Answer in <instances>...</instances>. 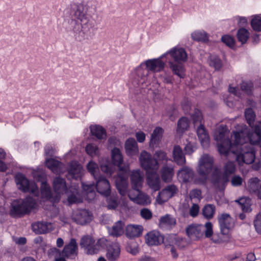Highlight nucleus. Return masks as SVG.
<instances>
[{
  "label": "nucleus",
  "mask_w": 261,
  "mask_h": 261,
  "mask_svg": "<svg viewBox=\"0 0 261 261\" xmlns=\"http://www.w3.org/2000/svg\"><path fill=\"white\" fill-rule=\"evenodd\" d=\"M120 247L117 243H112L108 248L106 257L109 261H116L120 256Z\"/></svg>",
  "instance_id": "a878e982"
},
{
  "label": "nucleus",
  "mask_w": 261,
  "mask_h": 261,
  "mask_svg": "<svg viewBox=\"0 0 261 261\" xmlns=\"http://www.w3.org/2000/svg\"><path fill=\"white\" fill-rule=\"evenodd\" d=\"M163 132V129L160 127H156L155 128L151 136L150 146L153 147L155 145L159 143L161 138H162Z\"/></svg>",
  "instance_id": "ea45409f"
},
{
  "label": "nucleus",
  "mask_w": 261,
  "mask_h": 261,
  "mask_svg": "<svg viewBox=\"0 0 261 261\" xmlns=\"http://www.w3.org/2000/svg\"><path fill=\"white\" fill-rule=\"evenodd\" d=\"M126 153L128 155L133 156L138 154L139 149L137 142L132 138H128L125 143Z\"/></svg>",
  "instance_id": "c756f323"
},
{
  "label": "nucleus",
  "mask_w": 261,
  "mask_h": 261,
  "mask_svg": "<svg viewBox=\"0 0 261 261\" xmlns=\"http://www.w3.org/2000/svg\"><path fill=\"white\" fill-rule=\"evenodd\" d=\"M154 159L157 161L167 162L168 160L166 153L162 150H157L155 151L154 155Z\"/></svg>",
  "instance_id": "4d7b16f0"
},
{
  "label": "nucleus",
  "mask_w": 261,
  "mask_h": 261,
  "mask_svg": "<svg viewBox=\"0 0 261 261\" xmlns=\"http://www.w3.org/2000/svg\"><path fill=\"white\" fill-rule=\"evenodd\" d=\"M35 204V200L31 197H27L24 199L14 200L11 203L10 215L13 218L21 217L29 214Z\"/></svg>",
  "instance_id": "423d86ee"
},
{
  "label": "nucleus",
  "mask_w": 261,
  "mask_h": 261,
  "mask_svg": "<svg viewBox=\"0 0 261 261\" xmlns=\"http://www.w3.org/2000/svg\"><path fill=\"white\" fill-rule=\"evenodd\" d=\"M173 158L174 161L178 165L182 166L186 164L185 156L183 153L182 149L178 145H176L174 147Z\"/></svg>",
  "instance_id": "c9c22d12"
},
{
  "label": "nucleus",
  "mask_w": 261,
  "mask_h": 261,
  "mask_svg": "<svg viewBox=\"0 0 261 261\" xmlns=\"http://www.w3.org/2000/svg\"><path fill=\"white\" fill-rule=\"evenodd\" d=\"M87 169L95 179L100 176L99 175L98 166L96 163L93 161L89 162L87 165Z\"/></svg>",
  "instance_id": "a18cd8bd"
},
{
  "label": "nucleus",
  "mask_w": 261,
  "mask_h": 261,
  "mask_svg": "<svg viewBox=\"0 0 261 261\" xmlns=\"http://www.w3.org/2000/svg\"><path fill=\"white\" fill-rule=\"evenodd\" d=\"M253 87V83L251 82H243L241 84L242 90L246 92L248 94H251Z\"/></svg>",
  "instance_id": "13d9d810"
},
{
  "label": "nucleus",
  "mask_w": 261,
  "mask_h": 261,
  "mask_svg": "<svg viewBox=\"0 0 261 261\" xmlns=\"http://www.w3.org/2000/svg\"><path fill=\"white\" fill-rule=\"evenodd\" d=\"M139 160L141 167L147 172L150 170L157 171L159 168V165L158 161L153 158L150 153L145 150L141 152Z\"/></svg>",
  "instance_id": "9b49d317"
},
{
  "label": "nucleus",
  "mask_w": 261,
  "mask_h": 261,
  "mask_svg": "<svg viewBox=\"0 0 261 261\" xmlns=\"http://www.w3.org/2000/svg\"><path fill=\"white\" fill-rule=\"evenodd\" d=\"M107 197V207L109 210H115L118 205V197L117 195L112 194Z\"/></svg>",
  "instance_id": "de8ad7c7"
},
{
  "label": "nucleus",
  "mask_w": 261,
  "mask_h": 261,
  "mask_svg": "<svg viewBox=\"0 0 261 261\" xmlns=\"http://www.w3.org/2000/svg\"><path fill=\"white\" fill-rule=\"evenodd\" d=\"M78 253L77 243L74 238L71 239L69 242L64 246L62 250V254L67 259H74L77 256Z\"/></svg>",
  "instance_id": "dca6fc26"
},
{
  "label": "nucleus",
  "mask_w": 261,
  "mask_h": 261,
  "mask_svg": "<svg viewBox=\"0 0 261 261\" xmlns=\"http://www.w3.org/2000/svg\"><path fill=\"white\" fill-rule=\"evenodd\" d=\"M85 150L87 154L91 156L97 155L99 152L98 147L97 145L93 143L87 144Z\"/></svg>",
  "instance_id": "5fc2aeb1"
},
{
  "label": "nucleus",
  "mask_w": 261,
  "mask_h": 261,
  "mask_svg": "<svg viewBox=\"0 0 261 261\" xmlns=\"http://www.w3.org/2000/svg\"><path fill=\"white\" fill-rule=\"evenodd\" d=\"M96 185L93 184L86 185L82 183V188L84 191L89 195L91 199L95 197V188L100 194L108 196L111 194L110 185L109 180L103 176L100 175L96 179Z\"/></svg>",
  "instance_id": "0eeeda50"
},
{
  "label": "nucleus",
  "mask_w": 261,
  "mask_h": 261,
  "mask_svg": "<svg viewBox=\"0 0 261 261\" xmlns=\"http://www.w3.org/2000/svg\"><path fill=\"white\" fill-rule=\"evenodd\" d=\"M189 120L186 117H182L177 122V132L182 133L187 129L189 126Z\"/></svg>",
  "instance_id": "49530a36"
},
{
  "label": "nucleus",
  "mask_w": 261,
  "mask_h": 261,
  "mask_svg": "<svg viewBox=\"0 0 261 261\" xmlns=\"http://www.w3.org/2000/svg\"><path fill=\"white\" fill-rule=\"evenodd\" d=\"M249 35L250 33L249 31L244 28L239 29L237 33L238 40L242 44L247 42L249 38Z\"/></svg>",
  "instance_id": "c03bdc74"
},
{
  "label": "nucleus",
  "mask_w": 261,
  "mask_h": 261,
  "mask_svg": "<svg viewBox=\"0 0 261 261\" xmlns=\"http://www.w3.org/2000/svg\"><path fill=\"white\" fill-rule=\"evenodd\" d=\"M251 26L256 32L261 31V17L257 15L254 16L251 21Z\"/></svg>",
  "instance_id": "864d4df0"
},
{
  "label": "nucleus",
  "mask_w": 261,
  "mask_h": 261,
  "mask_svg": "<svg viewBox=\"0 0 261 261\" xmlns=\"http://www.w3.org/2000/svg\"><path fill=\"white\" fill-rule=\"evenodd\" d=\"M124 222L119 220L116 222L111 227H108V232L110 236L114 237H119L124 232Z\"/></svg>",
  "instance_id": "bb28decb"
},
{
  "label": "nucleus",
  "mask_w": 261,
  "mask_h": 261,
  "mask_svg": "<svg viewBox=\"0 0 261 261\" xmlns=\"http://www.w3.org/2000/svg\"><path fill=\"white\" fill-rule=\"evenodd\" d=\"M70 15L71 18L70 22L72 20L77 22L79 20L82 24L89 21L87 11L82 4H73L71 7Z\"/></svg>",
  "instance_id": "ddd939ff"
},
{
  "label": "nucleus",
  "mask_w": 261,
  "mask_h": 261,
  "mask_svg": "<svg viewBox=\"0 0 261 261\" xmlns=\"http://www.w3.org/2000/svg\"><path fill=\"white\" fill-rule=\"evenodd\" d=\"M205 230L204 231L205 237L210 238L213 234V225L211 222H207L204 225Z\"/></svg>",
  "instance_id": "680f3d73"
},
{
  "label": "nucleus",
  "mask_w": 261,
  "mask_h": 261,
  "mask_svg": "<svg viewBox=\"0 0 261 261\" xmlns=\"http://www.w3.org/2000/svg\"><path fill=\"white\" fill-rule=\"evenodd\" d=\"M48 256L49 257H54V259L56 257H57L58 256H60L62 254V251H61L59 249L56 247H53L50 248L47 252Z\"/></svg>",
  "instance_id": "e2e57ef3"
},
{
  "label": "nucleus",
  "mask_w": 261,
  "mask_h": 261,
  "mask_svg": "<svg viewBox=\"0 0 261 261\" xmlns=\"http://www.w3.org/2000/svg\"><path fill=\"white\" fill-rule=\"evenodd\" d=\"M228 129L226 126H221L215 132L214 138L217 142L218 150L220 154L227 155L234 146L230 139L226 137Z\"/></svg>",
  "instance_id": "6e6552de"
},
{
  "label": "nucleus",
  "mask_w": 261,
  "mask_h": 261,
  "mask_svg": "<svg viewBox=\"0 0 261 261\" xmlns=\"http://www.w3.org/2000/svg\"><path fill=\"white\" fill-rule=\"evenodd\" d=\"M40 191L43 197L54 202L55 197H53L51 188L46 180L42 182Z\"/></svg>",
  "instance_id": "58836bf2"
},
{
  "label": "nucleus",
  "mask_w": 261,
  "mask_h": 261,
  "mask_svg": "<svg viewBox=\"0 0 261 261\" xmlns=\"http://www.w3.org/2000/svg\"><path fill=\"white\" fill-rule=\"evenodd\" d=\"M209 65L216 70H219L222 66L221 59L216 55H211L209 57Z\"/></svg>",
  "instance_id": "09e8293b"
},
{
  "label": "nucleus",
  "mask_w": 261,
  "mask_h": 261,
  "mask_svg": "<svg viewBox=\"0 0 261 261\" xmlns=\"http://www.w3.org/2000/svg\"><path fill=\"white\" fill-rule=\"evenodd\" d=\"M92 215L88 210H81L74 212L72 215V219L77 224L85 225L92 220Z\"/></svg>",
  "instance_id": "aec40b11"
},
{
  "label": "nucleus",
  "mask_w": 261,
  "mask_h": 261,
  "mask_svg": "<svg viewBox=\"0 0 261 261\" xmlns=\"http://www.w3.org/2000/svg\"><path fill=\"white\" fill-rule=\"evenodd\" d=\"M191 37L195 41L206 43L208 41L209 35L204 31H196L192 33Z\"/></svg>",
  "instance_id": "a19ab883"
},
{
  "label": "nucleus",
  "mask_w": 261,
  "mask_h": 261,
  "mask_svg": "<svg viewBox=\"0 0 261 261\" xmlns=\"http://www.w3.org/2000/svg\"><path fill=\"white\" fill-rule=\"evenodd\" d=\"M196 132L202 147H207L210 144V138L203 124L199 125L197 128Z\"/></svg>",
  "instance_id": "cd10ccee"
},
{
  "label": "nucleus",
  "mask_w": 261,
  "mask_h": 261,
  "mask_svg": "<svg viewBox=\"0 0 261 261\" xmlns=\"http://www.w3.org/2000/svg\"><path fill=\"white\" fill-rule=\"evenodd\" d=\"M254 226L256 231L259 233H261V214H258L255 220H254Z\"/></svg>",
  "instance_id": "bf43d9fd"
},
{
  "label": "nucleus",
  "mask_w": 261,
  "mask_h": 261,
  "mask_svg": "<svg viewBox=\"0 0 261 261\" xmlns=\"http://www.w3.org/2000/svg\"><path fill=\"white\" fill-rule=\"evenodd\" d=\"M140 215L142 218L146 220H150L152 217V212L147 208H143L141 210Z\"/></svg>",
  "instance_id": "052dcab7"
},
{
  "label": "nucleus",
  "mask_w": 261,
  "mask_h": 261,
  "mask_svg": "<svg viewBox=\"0 0 261 261\" xmlns=\"http://www.w3.org/2000/svg\"><path fill=\"white\" fill-rule=\"evenodd\" d=\"M91 135L97 139L101 140L106 137V132L103 127L99 125H93L90 127Z\"/></svg>",
  "instance_id": "4c0bfd02"
},
{
  "label": "nucleus",
  "mask_w": 261,
  "mask_h": 261,
  "mask_svg": "<svg viewBox=\"0 0 261 261\" xmlns=\"http://www.w3.org/2000/svg\"><path fill=\"white\" fill-rule=\"evenodd\" d=\"M146 242L150 246L159 245L164 242V237L160 232L152 230L147 233L146 237Z\"/></svg>",
  "instance_id": "4be33fe9"
},
{
  "label": "nucleus",
  "mask_w": 261,
  "mask_h": 261,
  "mask_svg": "<svg viewBox=\"0 0 261 261\" xmlns=\"http://www.w3.org/2000/svg\"><path fill=\"white\" fill-rule=\"evenodd\" d=\"M215 211L216 207L214 204H207L203 206L202 214L205 219L211 220L213 218Z\"/></svg>",
  "instance_id": "79ce46f5"
},
{
  "label": "nucleus",
  "mask_w": 261,
  "mask_h": 261,
  "mask_svg": "<svg viewBox=\"0 0 261 261\" xmlns=\"http://www.w3.org/2000/svg\"><path fill=\"white\" fill-rule=\"evenodd\" d=\"M191 117L195 126L198 124L199 125L203 124V117L202 113L199 110L195 109L194 113L191 116Z\"/></svg>",
  "instance_id": "603ef678"
},
{
  "label": "nucleus",
  "mask_w": 261,
  "mask_h": 261,
  "mask_svg": "<svg viewBox=\"0 0 261 261\" xmlns=\"http://www.w3.org/2000/svg\"><path fill=\"white\" fill-rule=\"evenodd\" d=\"M242 132H236L233 133L234 146L240 150L235 152H231L236 155V160L239 165L243 163L251 164L253 163L255 158V151L252 144L243 143L244 139L241 138Z\"/></svg>",
  "instance_id": "7ed1b4c3"
},
{
  "label": "nucleus",
  "mask_w": 261,
  "mask_h": 261,
  "mask_svg": "<svg viewBox=\"0 0 261 261\" xmlns=\"http://www.w3.org/2000/svg\"><path fill=\"white\" fill-rule=\"evenodd\" d=\"M82 170L81 164L77 161H72L69 165L67 177L69 179H77L82 176Z\"/></svg>",
  "instance_id": "412c9836"
},
{
  "label": "nucleus",
  "mask_w": 261,
  "mask_h": 261,
  "mask_svg": "<svg viewBox=\"0 0 261 261\" xmlns=\"http://www.w3.org/2000/svg\"><path fill=\"white\" fill-rule=\"evenodd\" d=\"M236 170V165L233 162L229 161L225 164L223 167V178L225 182L228 181L229 176L234 174Z\"/></svg>",
  "instance_id": "e433bc0d"
},
{
  "label": "nucleus",
  "mask_w": 261,
  "mask_h": 261,
  "mask_svg": "<svg viewBox=\"0 0 261 261\" xmlns=\"http://www.w3.org/2000/svg\"><path fill=\"white\" fill-rule=\"evenodd\" d=\"M260 179L258 177L250 178L248 181V190L250 193L255 194L260 187Z\"/></svg>",
  "instance_id": "37998d69"
},
{
  "label": "nucleus",
  "mask_w": 261,
  "mask_h": 261,
  "mask_svg": "<svg viewBox=\"0 0 261 261\" xmlns=\"http://www.w3.org/2000/svg\"><path fill=\"white\" fill-rule=\"evenodd\" d=\"M174 60L169 61V65L173 73L180 78L185 76V69L183 62L187 60V54L185 49L182 47H174L166 53Z\"/></svg>",
  "instance_id": "20e7f679"
},
{
  "label": "nucleus",
  "mask_w": 261,
  "mask_h": 261,
  "mask_svg": "<svg viewBox=\"0 0 261 261\" xmlns=\"http://www.w3.org/2000/svg\"><path fill=\"white\" fill-rule=\"evenodd\" d=\"M255 114L252 108H248L245 111V117L248 124L252 127L255 118Z\"/></svg>",
  "instance_id": "8fccbe9b"
},
{
  "label": "nucleus",
  "mask_w": 261,
  "mask_h": 261,
  "mask_svg": "<svg viewBox=\"0 0 261 261\" xmlns=\"http://www.w3.org/2000/svg\"><path fill=\"white\" fill-rule=\"evenodd\" d=\"M106 240L100 239L95 242L93 237L86 235L81 238L80 245L84 249L87 254L94 255L97 254L101 248L106 246Z\"/></svg>",
  "instance_id": "9d476101"
},
{
  "label": "nucleus",
  "mask_w": 261,
  "mask_h": 261,
  "mask_svg": "<svg viewBox=\"0 0 261 261\" xmlns=\"http://www.w3.org/2000/svg\"><path fill=\"white\" fill-rule=\"evenodd\" d=\"M160 174L162 180L164 182H169L174 175V169L172 166L164 165L160 170Z\"/></svg>",
  "instance_id": "473e14b6"
},
{
  "label": "nucleus",
  "mask_w": 261,
  "mask_h": 261,
  "mask_svg": "<svg viewBox=\"0 0 261 261\" xmlns=\"http://www.w3.org/2000/svg\"><path fill=\"white\" fill-rule=\"evenodd\" d=\"M15 178L18 188L23 192H31L33 193L38 190L36 184L35 183L30 182L23 174L18 173L16 175Z\"/></svg>",
  "instance_id": "4468645a"
},
{
  "label": "nucleus",
  "mask_w": 261,
  "mask_h": 261,
  "mask_svg": "<svg viewBox=\"0 0 261 261\" xmlns=\"http://www.w3.org/2000/svg\"><path fill=\"white\" fill-rule=\"evenodd\" d=\"M100 167L101 171L107 174L111 175L114 172V168L109 163L101 164Z\"/></svg>",
  "instance_id": "69168bd1"
},
{
  "label": "nucleus",
  "mask_w": 261,
  "mask_h": 261,
  "mask_svg": "<svg viewBox=\"0 0 261 261\" xmlns=\"http://www.w3.org/2000/svg\"><path fill=\"white\" fill-rule=\"evenodd\" d=\"M32 229L37 234L46 233L53 230V225L49 222L38 221L32 224Z\"/></svg>",
  "instance_id": "b1692460"
},
{
  "label": "nucleus",
  "mask_w": 261,
  "mask_h": 261,
  "mask_svg": "<svg viewBox=\"0 0 261 261\" xmlns=\"http://www.w3.org/2000/svg\"><path fill=\"white\" fill-rule=\"evenodd\" d=\"M6 152L4 149L0 148V171H5L7 169V166L3 160L5 159Z\"/></svg>",
  "instance_id": "0e129e2a"
},
{
  "label": "nucleus",
  "mask_w": 261,
  "mask_h": 261,
  "mask_svg": "<svg viewBox=\"0 0 261 261\" xmlns=\"http://www.w3.org/2000/svg\"><path fill=\"white\" fill-rule=\"evenodd\" d=\"M128 196L130 200L140 205H147L151 203L150 197L142 193L140 189L136 191H129Z\"/></svg>",
  "instance_id": "f3484780"
},
{
  "label": "nucleus",
  "mask_w": 261,
  "mask_h": 261,
  "mask_svg": "<svg viewBox=\"0 0 261 261\" xmlns=\"http://www.w3.org/2000/svg\"><path fill=\"white\" fill-rule=\"evenodd\" d=\"M178 192V187L174 184L166 186L159 192L156 200L160 204L167 202L169 199L173 197Z\"/></svg>",
  "instance_id": "f8f14e48"
},
{
  "label": "nucleus",
  "mask_w": 261,
  "mask_h": 261,
  "mask_svg": "<svg viewBox=\"0 0 261 261\" xmlns=\"http://www.w3.org/2000/svg\"><path fill=\"white\" fill-rule=\"evenodd\" d=\"M111 156L112 164L118 167L119 171L115 179L116 188L120 194L124 196L127 193L129 166L123 164V155L119 148L114 147L111 150Z\"/></svg>",
  "instance_id": "f03ea898"
},
{
  "label": "nucleus",
  "mask_w": 261,
  "mask_h": 261,
  "mask_svg": "<svg viewBox=\"0 0 261 261\" xmlns=\"http://www.w3.org/2000/svg\"><path fill=\"white\" fill-rule=\"evenodd\" d=\"M223 180L224 182H226L222 177L220 172L216 169L213 173L212 177V182L216 186H218L221 183L222 180Z\"/></svg>",
  "instance_id": "3c124183"
},
{
  "label": "nucleus",
  "mask_w": 261,
  "mask_h": 261,
  "mask_svg": "<svg viewBox=\"0 0 261 261\" xmlns=\"http://www.w3.org/2000/svg\"><path fill=\"white\" fill-rule=\"evenodd\" d=\"M164 56H165V55H163L157 59H148L146 60L144 62V64L147 68V70L142 69L140 67L137 69V74L141 77V80L139 81L140 83L142 84L146 83L147 76L148 74V71L156 72H160L164 69L165 63L162 61V59Z\"/></svg>",
  "instance_id": "1a4fd4ad"
},
{
  "label": "nucleus",
  "mask_w": 261,
  "mask_h": 261,
  "mask_svg": "<svg viewBox=\"0 0 261 261\" xmlns=\"http://www.w3.org/2000/svg\"><path fill=\"white\" fill-rule=\"evenodd\" d=\"M146 180L149 188L154 191H159L160 189L161 181L160 176L157 174L156 171L148 173Z\"/></svg>",
  "instance_id": "393cba45"
},
{
  "label": "nucleus",
  "mask_w": 261,
  "mask_h": 261,
  "mask_svg": "<svg viewBox=\"0 0 261 261\" xmlns=\"http://www.w3.org/2000/svg\"><path fill=\"white\" fill-rule=\"evenodd\" d=\"M221 233L223 235L228 236L229 230L233 226L232 219L229 214L222 213L218 217Z\"/></svg>",
  "instance_id": "a211bd4d"
},
{
  "label": "nucleus",
  "mask_w": 261,
  "mask_h": 261,
  "mask_svg": "<svg viewBox=\"0 0 261 261\" xmlns=\"http://www.w3.org/2000/svg\"><path fill=\"white\" fill-rule=\"evenodd\" d=\"M214 165V159L208 154L203 155L196 168L198 176H195L193 170L188 166H184L177 172L178 179L184 183L193 181L195 185H205Z\"/></svg>",
  "instance_id": "f257e3e1"
},
{
  "label": "nucleus",
  "mask_w": 261,
  "mask_h": 261,
  "mask_svg": "<svg viewBox=\"0 0 261 261\" xmlns=\"http://www.w3.org/2000/svg\"><path fill=\"white\" fill-rule=\"evenodd\" d=\"M251 144L258 145L261 147V121L255 125L254 132L249 137Z\"/></svg>",
  "instance_id": "7c9ffc66"
},
{
  "label": "nucleus",
  "mask_w": 261,
  "mask_h": 261,
  "mask_svg": "<svg viewBox=\"0 0 261 261\" xmlns=\"http://www.w3.org/2000/svg\"><path fill=\"white\" fill-rule=\"evenodd\" d=\"M70 25L74 38L77 41L90 40L95 36L94 25L89 20L82 24L79 22L72 20L70 22Z\"/></svg>",
  "instance_id": "39448f33"
},
{
  "label": "nucleus",
  "mask_w": 261,
  "mask_h": 261,
  "mask_svg": "<svg viewBox=\"0 0 261 261\" xmlns=\"http://www.w3.org/2000/svg\"><path fill=\"white\" fill-rule=\"evenodd\" d=\"M199 213V206L198 204L194 203L191 207L189 214L190 215L194 218L198 216Z\"/></svg>",
  "instance_id": "774afa93"
},
{
  "label": "nucleus",
  "mask_w": 261,
  "mask_h": 261,
  "mask_svg": "<svg viewBox=\"0 0 261 261\" xmlns=\"http://www.w3.org/2000/svg\"><path fill=\"white\" fill-rule=\"evenodd\" d=\"M203 226L201 224H192L186 228V233L191 239L197 240L203 237Z\"/></svg>",
  "instance_id": "6ab92c4d"
},
{
  "label": "nucleus",
  "mask_w": 261,
  "mask_h": 261,
  "mask_svg": "<svg viewBox=\"0 0 261 261\" xmlns=\"http://www.w3.org/2000/svg\"><path fill=\"white\" fill-rule=\"evenodd\" d=\"M130 181L133 189L131 191H136L141 188L143 180L139 170H134L132 172Z\"/></svg>",
  "instance_id": "c85d7f7f"
},
{
  "label": "nucleus",
  "mask_w": 261,
  "mask_h": 261,
  "mask_svg": "<svg viewBox=\"0 0 261 261\" xmlns=\"http://www.w3.org/2000/svg\"><path fill=\"white\" fill-rule=\"evenodd\" d=\"M53 188L56 194L54 199V202H58L61 198V194L65 193L68 190L67 187L66 180L60 176H57L54 178Z\"/></svg>",
  "instance_id": "2eb2a0df"
},
{
  "label": "nucleus",
  "mask_w": 261,
  "mask_h": 261,
  "mask_svg": "<svg viewBox=\"0 0 261 261\" xmlns=\"http://www.w3.org/2000/svg\"><path fill=\"white\" fill-rule=\"evenodd\" d=\"M46 167L54 173L60 174L62 172V164L59 161L50 158L45 161Z\"/></svg>",
  "instance_id": "f704fd0d"
},
{
  "label": "nucleus",
  "mask_w": 261,
  "mask_h": 261,
  "mask_svg": "<svg viewBox=\"0 0 261 261\" xmlns=\"http://www.w3.org/2000/svg\"><path fill=\"white\" fill-rule=\"evenodd\" d=\"M143 230L141 225H128L126 227L125 235L129 238L139 237L142 234Z\"/></svg>",
  "instance_id": "72a5a7b5"
},
{
  "label": "nucleus",
  "mask_w": 261,
  "mask_h": 261,
  "mask_svg": "<svg viewBox=\"0 0 261 261\" xmlns=\"http://www.w3.org/2000/svg\"><path fill=\"white\" fill-rule=\"evenodd\" d=\"M176 219L171 215L166 214L160 218L159 220L160 227L163 229H168L175 226Z\"/></svg>",
  "instance_id": "2f4dec72"
},
{
  "label": "nucleus",
  "mask_w": 261,
  "mask_h": 261,
  "mask_svg": "<svg viewBox=\"0 0 261 261\" xmlns=\"http://www.w3.org/2000/svg\"><path fill=\"white\" fill-rule=\"evenodd\" d=\"M243 178L239 175H234L231 179V184L233 187H239L242 185Z\"/></svg>",
  "instance_id": "338daca9"
},
{
  "label": "nucleus",
  "mask_w": 261,
  "mask_h": 261,
  "mask_svg": "<svg viewBox=\"0 0 261 261\" xmlns=\"http://www.w3.org/2000/svg\"><path fill=\"white\" fill-rule=\"evenodd\" d=\"M221 41L227 46L231 48L235 46V41L234 38L228 35H225L222 36Z\"/></svg>",
  "instance_id": "6e6d98bb"
},
{
  "label": "nucleus",
  "mask_w": 261,
  "mask_h": 261,
  "mask_svg": "<svg viewBox=\"0 0 261 261\" xmlns=\"http://www.w3.org/2000/svg\"><path fill=\"white\" fill-rule=\"evenodd\" d=\"M67 196V201L69 204L79 203L82 202L79 189L76 186H71L65 193Z\"/></svg>",
  "instance_id": "5701e85b"
}]
</instances>
